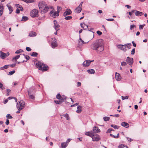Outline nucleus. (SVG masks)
<instances>
[{
    "label": "nucleus",
    "instance_id": "obj_57",
    "mask_svg": "<svg viewBox=\"0 0 148 148\" xmlns=\"http://www.w3.org/2000/svg\"><path fill=\"white\" fill-rule=\"evenodd\" d=\"M26 50L27 51H30L32 50L31 49L30 47H26Z\"/></svg>",
    "mask_w": 148,
    "mask_h": 148
},
{
    "label": "nucleus",
    "instance_id": "obj_52",
    "mask_svg": "<svg viewBox=\"0 0 148 148\" xmlns=\"http://www.w3.org/2000/svg\"><path fill=\"white\" fill-rule=\"evenodd\" d=\"M127 63L124 62H123L121 63V65L122 66H125L127 65Z\"/></svg>",
    "mask_w": 148,
    "mask_h": 148
},
{
    "label": "nucleus",
    "instance_id": "obj_53",
    "mask_svg": "<svg viewBox=\"0 0 148 148\" xmlns=\"http://www.w3.org/2000/svg\"><path fill=\"white\" fill-rule=\"evenodd\" d=\"M97 33L99 35V36H101L102 35V33L101 32L99 31H97Z\"/></svg>",
    "mask_w": 148,
    "mask_h": 148
},
{
    "label": "nucleus",
    "instance_id": "obj_43",
    "mask_svg": "<svg viewBox=\"0 0 148 148\" xmlns=\"http://www.w3.org/2000/svg\"><path fill=\"white\" fill-rule=\"evenodd\" d=\"M15 72V71L14 70L12 71L9 72L8 75H12Z\"/></svg>",
    "mask_w": 148,
    "mask_h": 148
},
{
    "label": "nucleus",
    "instance_id": "obj_22",
    "mask_svg": "<svg viewBox=\"0 0 148 148\" xmlns=\"http://www.w3.org/2000/svg\"><path fill=\"white\" fill-rule=\"evenodd\" d=\"M36 34L34 32H29V36L30 37L36 36Z\"/></svg>",
    "mask_w": 148,
    "mask_h": 148
},
{
    "label": "nucleus",
    "instance_id": "obj_51",
    "mask_svg": "<svg viewBox=\"0 0 148 148\" xmlns=\"http://www.w3.org/2000/svg\"><path fill=\"white\" fill-rule=\"evenodd\" d=\"M126 138L127 139V140L128 141H129V142H131L133 140L130 138L128 137H126Z\"/></svg>",
    "mask_w": 148,
    "mask_h": 148
},
{
    "label": "nucleus",
    "instance_id": "obj_8",
    "mask_svg": "<svg viewBox=\"0 0 148 148\" xmlns=\"http://www.w3.org/2000/svg\"><path fill=\"white\" fill-rule=\"evenodd\" d=\"M54 24V28L56 31L57 32L60 29V25L58 23L57 21L56 20L53 21Z\"/></svg>",
    "mask_w": 148,
    "mask_h": 148
},
{
    "label": "nucleus",
    "instance_id": "obj_61",
    "mask_svg": "<svg viewBox=\"0 0 148 148\" xmlns=\"http://www.w3.org/2000/svg\"><path fill=\"white\" fill-rule=\"evenodd\" d=\"M79 104V103H76L75 104H74L71 105V107H74V106H77V105H78Z\"/></svg>",
    "mask_w": 148,
    "mask_h": 148
},
{
    "label": "nucleus",
    "instance_id": "obj_49",
    "mask_svg": "<svg viewBox=\"0 0 148 148\" xmlns=\"http://www.w3.org/2000/svg\"><path fill=\"white\" fill-rule=\"evenodd\" d=\"M112 131H114V130L113 129H111V128H110V129H109L107 131V132H106V133H110Z\"/></svg>",
    "mask_w": 148,
    "mask_h": 148
},
{
    "label": "nucleus",
    "instance_id": "obj_54",
    "mask_svg": "<svg viewBox=\"0 0 148 148\" xmlns=\"http://www.w3.org/2000/svg\"><path fill=\"white\" fill-rule=\"evenodd\" d=\"M57 11L59 12V13H60V11L62 10V8L61 7H60L59 6H57Z\"/></svg>",
    "mask_w": 148,
    "mask_h": 148
},
{
    "label": "nucleus",
    "instance_id": "obj_3",
    "mask_svg": "<svg viewBox=\"0 0 148 148\" xmlns=\"http://www.w3.org/2000/svg\"><path fill=\"white\" fill-rule=\"evenodd\" d=\"M44 8H42L40 10V11L41 13H45L49 11L50 10H51L52 9L53 10V7L48 6L47 4H46V5L44 7Z\"/></svg>",
    "mask_w": 148,
    "mask_h": 148
},
{
    "label": "nucleus",
    "instance_id": "obj_41",
    "mask_svg": "<svg viewBox=\"0 0 148 148\" xmlns=\"http://www.w3.org/2000/svg\"><path fill=\"white\" fill-rule=\"evenodd\" d=\"M145 26V24H143V25H139V29L141 30V29H143V28Z\"/></svg>",
    "mask_w": 148,
    "mask_h": 148
},
{
    "label": "nucleus",
    "instance_id": "obj_29",
    "mask_svg": "<svg viewBox=\"0 0 148 148\" xmlns=\"http://www.w3.org/2000/svg\"><path fill=\"white\" fill-rule=\"evenodd\" d=\"M28 91H30L32 94H35V92L34 88V87L30 88L29 89V90L28 91Z\"/></svg>",
    "mask_w": 148,
    "mask_h": 148
},
{
    "label": "nucleus",
    "instance_id": "obj_56",
    "mask_svg": "<svg viewBox=\"0 0 148 148\" xmlns=\"http://www.w3.org/2000/svg\"><path fill=\"white\" fill-rule=\"evenodd\" d=\"M16 65V63L13 64H11L10 65V66L11 67H14Z\"/></svg>",
    "mask_w": 148,
    "mask_h": 148
},
{
    "label": "nucleus",
    "instance_id": "obj_44",
    "mask_svg": "<svg viewBox=\"0 0 148 148\" xmlns=\"http://www.w3.org/2000/svg\"><path fill=\"white\" fill-rule=\"evenodd\" d=\"M135 11H136L135 10H132L131 12H129L127 13H129L130 15L131 16L133 13H134Z\"/></svg>",
    "mask_w": 148,
    "mask_h": 148
},
{
    "label": "nucleus",
    "instance_id": "obj_36",
    "mask_svg": "<svg viewBox=\"0 0 148 148\" xmlns=\"http://www.w3.org/2000/svg\"><path fill=\"white\" fill-rule=\"evenodd\" d=\"M20 58V55H17L12 59V60H14L16 61L17 60Z\"/></svg>",
    "mask_w": 148,
    "mask_h": 148
},
{
    "label": "nucleus",
    "instance_id": "obj_20",
    "mask_svg": "<svg viewBox=\"0 0 148 148\" xmlns=\"http://www.w3.org/2000/svg\"><path fill=\"white\" fill-rule=\"evenodd\" d=\"M0 57L2 59H5L6 57V54L2 52L1 51H0Z\"/></svg>",
    "mask_w": 148,
    "mask_h": 148
},
{
    "label": "nucleus",
    "instance_id": "obj_5",
    "mask_svg": "<svg viewBox=\"0 0 148 148\" xmlns=\"http://www.w3.org/2000/svg\"><path fill=\"white\" fill-rule=\"evenodd\" d=\"M38 11L34 9L31 11L30 15L32 17H38Z\"/></svg>",
    "mask_w": 148,
    "mask_h": 148
},
{
    "label": "nucleus",
    "instance_id": "obj_16",
    "mask_svg": "<svg viewBox=\"0 0 148 148\" xmlns=\"http://www.w3.org/2000/svg\"><path fill=\"white\" fill-rule=\"evenodd\" d=\"M117 47L122 50L123 51H125L127 50V49L123 47L122 45H117Z\"/></svg>",
    "mask_w": 148,
    "mask_h": 148
},
{
    "label": "nucleus",
    "instance_id": "obj_23",
    "mask_svg": "<svg viewBox=\"0 0 148 148\" xmlns=\"http://www.w3.org/2000/svg\"><path fill=\"white\" fill-rule=\"evenodd\" d=\"M7 6L8 8V9L10 11L9 14H11L13 11V10L10 4H7Z\"/></svg>",
    "mask_w": 148,
    "mask_h": 148
},
{
    "label": "nucleus",
    "instance_id": "obj_9",
    "mask_svg": "<svg viewBox=\"0 0 148 148\" xmlns=\"http://www.w3.org/2000/svg\"><path fill=\"white\" fill-rule=\"evenodd\" d=\"M53 40L51 42V46L53 48H55L57 46V43L56 40L55 38H52Z\"/></svg>",
    "mask_w": 148,
    "mask_h": 148
},
{
    "label": "nucleus",
    "instance_id": "obj_33",
    "mask_svg": "<svg viewBox=\"0 0 148 148\" xmlns=\"http://www.w3.org/2000/svg\"><path fill=\"white\" fill-rule=\"evenodd\" d=\"M119 148H129L127 146L123 145H121L118 147Z\"/></svg>",
    "mask_w": 148,
    "mask_h": 148
},
{
    "label": "nucleus",
    "instance_id": "obj_37",
    "mask_svg": "<svg viewBox=\"0 0 148 148\" xmlns=\"http://www.w3.org/2000/svg\"><path fill=\"white\" fill-rule=\"evenodd\" d=\"M103 119L105 121H109L110 118L109 117L105 116L103 117Z\"/></svg>",
    "mask_w": 148,
    "mask_h": 148
},
{
    "label": "nucleus",
    "instance_id": "obj_47",
    "mask_svg": "<svg viewBox=\"0 0 148 148\" xmlns=\"http://www.w3.org/2000/svg\"><path fill=\"white\" fill-rule=\"evenodd\" d=\"M136 25H130V29L131 30H132L133 29V28L134 27H136Z\"/></svg>",
    "mask_w": 148,
    "mask_h": 148
},
{
    "label": "nucleus",
    "instance_id": "obj_32",
    "mask_svg": "<svg viewBox=\"0 0 148 148\" xmlns=\"http://www.w3.org/2000/svg\"><path fill=\"white\" fill-rule=\"evenodd\" d=\"M111 127L114 128L115 129H118L119 127V126L117 125H114V124L111 125Z\"/></svg>",
    "mask_w": 148,
    "mask_h": 148
},
{
    "label": "nucleus",
    "instance_id": "obj_1",
    "mask_svg": "<svg viewBox=\"0 0 148 148\" xmlns=\"http://www.w3.org/2000/svg\"><path fill=\"white\" fill-rule=\"evenodd\" d=\"M92 49L101 52L104 50V41L103 40L99 39L94 42L91 46Z\"/></svg>",
    "mask_w": 148,
    "mask_h": 148
},
{
    "label": "nucleus",
    "instance_id": "obj_7",
    "mask_svg": "<svg viewBox=\"0 0 148 148\" xmlns=\"http://www.w3.org/2000/svg\"><path fill=\"white\" fill-rule=\"evenodd\" d=\"M47 4L43 1H40L38 3V6L40 9V10L42 8H44V7Z\"/></svg>",
    "mask_w": 148,
    "mask_h": 148
},
{
    "label": "nucleus",
    "instance_id": "obj_40",
    "mask_svg": "<svg viewBox=\"0 0 148 148\" xmlns=\"http://www.w3.org/2000/svg\"><path fill=\"white\" fill-rule=\"evenodd\" d=\"M129 96H121V98L123 100H124L125 99H127L128 98Z\"/></svg>",
    "mask_w": 148,
    "mask_h": 148
},
{
    "label": "nucleus",
    "instance_id": "obj_17",
    "mask_svg": "<svg viewBox=\"0 0 148 148\" xmlns=\"http://www.w3.org/2000/svg\"><path fill=\"white\" fill-rule=\"evenodd\" d=\"M115 78L118 81H119L121 79V77L120 75L118 73H115Z\"/></svg>",
    "mask_w": 148,
    "mask_h": 148
},
{
    "label": "nucleus",
    "instance_id": "obj_42",
    "mask_svg": "<svg viewBox=\"0 0 148 148\" xmlns=\"http://www.w3.org/2000/svg\"><path fill=\"white\" fill-rule=\"evenodd\" d=\"M23 51V50L21 49H19L17 50L15 52L16 54H19Z\"/></svg>",
    "mask_w": 148,
    "mask_h": 148
},
{
    "label": "nucleus",
    "instance_id": "obj_21",
    "mask_svg": "<svg viewBox=\"0 0 148 148\" xmlns=\"http://www.w3.org/2000/svg\"><path fill=\"white\" fill-rule=\"evenodd\" d=\"M68 145V143L67 142L62 143L61 144V147L62 148H65Z\"/></svg>",
    "mask_w": 148,
    "mask_h": 148
},
{
    "label": "nucleus",
    "instance_id": "obj_64",
    "mask_svg": "<svg viewBox=\"0 0 148 148\" xmlns=\"http://www.w3.org/2000/svg\"><path fill=\"white\" fill-rule=\"evenodd\" d=\"M81 85V83L80 82H78L77 83V86H80Z\"/></svg>",
    "mask_w": 148,
    "mask_h": 148
},
{
    "label": "nucleus",
    "instance_id": "obj_39",
    "mask_svg": "<svg viewBox=\"0 0 148 148\" xmlns=\"http://www.w3.org/2000/svg\"><path fill=\"white\" fill-rule=\"evenodd\" d=\"M55 102L57 104H61L62 102V101L61 100L59 101H55Z\"/></svg>",
    "mask_w": 148,
    "mask_h": 148
},
{
    "label": "nucleus",
    "instance_id": "obj_2",
    "mask_svg": "<svg viewBox=\"0 0 148 148\" xmlns=\"http://www.w3.org/2000/svg\"><path fill=\"white\" fill-rule=\"evenodd\" d=\"M36 65L37 68H39V69L42 71H45L47 70L48 66L43 64L40 62H38L36 64Z\"/></svg>",
    "mask_w": 148,
    "mask_h": 148
},
{
    "label": "nucleus",
    "instance_id": "obj_27",
    "mask_svg": "<svg viewBox=\"0 0 148 148\" xmlns=\"http://www.w3.org/2000/svg\"><path fill=\"white\" fill-rule=\"evenodd\" d=\"M15 6L16 8H19V9L20 11H23V9L21 5L18 4H16V5Z\"/></svg>",
    "mask_w": 148,
    "mask_h": 148
},
{
    "label": "nucleus",
    "instance_id": "obj_24",
    "mask_svg": "<svg viewBox=\"0 0 148 148\" xmlns=\"http://www.w3.org/2000/svg\"><path fill=\"white\" fill-rule=\"evenodd\" d=\"M121 125L122 126L126 128L128 127L129 126V124L128 123L125 122L122 123Z\"/></svg>",
    "mask_w": 148,
    "mask_h": 148
},
{
    "label": "nucleus",
    "instance_id": "obj_63",
    "mask_svg": "<svg viewBox=\"0 0 148 148\" xmlns=\"http://www.w3.org/2000/svg\"><path fill=\"white\" fill-rule=\"evenodd\" d=\"M80 26H81V27L83 28V29H84V30H86V28H84V27L83 26V23H80Z\"/></svg>",
    "mask_w": 148,
    "mask_h": 148
},
{
    "label": "nucleus",
    "instance_id": "obj_28",
    "mask_svg": "<svg viewBox=\"0 0 148 148\" xmlns=\"http://www.w3.org/2000/svg\"><path fill=\"white\" fill-rule=\"evenodd\" d=\"M3 6L0 5V16H1L3 14Z\"/></svg>",
    "mask_w": 148,
    "mask_h": 148
},
{
    "label": "nucleus",
    "instance_id": "obj_6",
    "mask_svg": "<svg viewBox=\"0 0 148 148\" xmlns=\"http://www.w3.org/2000/svg\"><path fill=\"white\" fill-rule=\"evenodd\" d=\"M92 140L93 141H98L100 140L99 136L97 134H93L92 137Z\"/></svg>",
    "mask_w": 148,
    "mask_h": 148
},
{
    "label": "nucleus",
    "instance_id": "obj_14",
    "mask_svg": "<svg viewBox=\"0 0 148 148\" xmlns=\"http://www.w3.org/2000/svg\"><path fill=\"white\" fill-rule=\"evenodd\" d=\"M134 13L136 16H140L143 14V13L142 12H140L136 10L135 11Z\"/></svg>",
    "mask_w": 148,
    "mask_h": 148
},
{
    "label": "nucleus",
    "instance_id": "obj_19",
    "mask_svg": "<svg viewBox=\"0 0 148 148\" xmlns=\"http://www.w3.org/2000/svg\"><path fill=\"white\" fill-rule=\"evenodd\" d=\"M82 107L81 106H77V110H76V112L78 113H80L82 112Z\"/></svg>",
    "mask_w": 148,
    "mask_h": 148
},
{
    "label": "nucleus",
    "instance_id": "obj_62",
    "mask_svg": "<svg viewBox=\"0 0 148 148\" xmlns=\"http://www.w3.org/2000/svg\"><path fill=\"white\" fill-rule=\"evenodd\" d=\"M9 121L8 119H7L6 120V121L5 122V124L6 125H9Z\"/></svg>",
    "mask_w": 148,
    "mask_h": 148
},
{
    "label": "nucleus",
    "instance_id": "obj_59",
    "mask_svg": "<svg viewBox=\"0 0 148 148\" xmlns=\"http://www.w3.org/2000/svg\"><path fill=\"white\" fill-rule=\"evenodd\" d=\"M10 89H7V95L8 96L9 95V93H10Z\"/></svg>",
    "mask_w": 148,
    "mask_h": 148
},
{
    "label": "nucleus",
    "instance_id": "obj_26",
    "mask_svg": "<svg viewBox=\"0 0 148 148\" xmlns=\"http://www.w3.org/2000/svg\"><path fill=\"white\" fill-rule=\"evenodd\" d=\"M59 12L58 11H55V12L52 15V16L53 17L55 18L56 16H59Z\"/></svg>",
    "mask_w": 148,
    "mask_h": 148
},
{
    "label": "nucleus",
    "instance_id": "obj_18",
    "mask_svg": "<svg viewBox=\"0 0 148 148\" xmlns=\"http://www.w3.org/2000/svg\"><path fill=\"white\" fill-rule=\"evenodd\" d=\"M82 10V8L78 6L75 10V12L77 13H80Z\"/></svg>",
    "mask_w": 148,
    "mask_h": 148
},
{
    "label": "nucleus",
    "instance_id": "obj_30",
    "mask_svg": "<svg viewBox=\"0 0 148 148\" xmlns=\"http://www.w3.org/2000/svg\"><path fill=\"white\" fill-rule=\"evenodd\" d=\"M87 71L89 74H94L95 73V71L93 69L88 70Z\"/></svg>",
    "mask_w": 148,
    "mask_h": 148
},
{
    "label": "nucleus",
    "instance_id": "obj_58",
    "mask_svg": "<svg viewBox=\"0 0 148 148\" xmlns=\"http://www.w3.org/2000/svg\"><path fill=\"white\" fill-rule=\"evenodd\" d=\"M23 55L25 56V58L27 59V60H28L29 59L30 57L29 56L27 55L25 56L24 54Z\"/></svg>",
    "mask_w": 148,
    "mask_h": 148
},
{
    "label": "nucleus",
    "instance_id": "obj_10",
    "mask_svg": "<svg viewBox=\"0 0 148 148\" xmlns=\"http://www.w3.org/2000/svg\"><path fill=\"white\" fill-rule=\"evenodd\" d=\"M72 13V11L70 9H67L65 12H64L63 16H66L71 14Z\"/></svg>",
    "mask_w": 148,
    "mask_h": 148
},
{
    "label": "nucleus",
    "instance_id": "obj_45",
    "mask_svg": "<svg viewBox=\"0 0 148 148\" xmlns=\"http://www.w3.org/2000/svg\"><path fill=\"white\" fill-rule=\"evenodd\" d=\"M80 41L82 42V44H84L86 43V42H85L83 40H82L81 38H80L79 40V42H80Z\"/></svg>",
    "mask_w": 148,
    "mask_h": 148
},
{
    "label": "nucleus",
    "instance_id": "obj_13",
    "mask_svg": "<svg viewBox=\"0 0 148 148\" xmlns=\"http://www.w3.org/2000/svg\"><path fill=\"white\" fill-rule=\"evenodd\" d=\"M90 64V62L89 60H86L83 63V65L84 66H88Z\"/></svg>",
    "mask_w": 148,
    "mask_h": 148
},
{
    "label": "nucleus",
    "instance_id": "obj_15",
    "mask_svg": "<svg viewBox=\"0 0 148 148\" xmlns=\"http://www.w3.org/2000/svg\"><path fill=\"white\" fill-rule=\"evenodd\" d=\"M93 130L95 133H99L100 132V130L99 128L96 126H95L93 127Z\"/></svg>",
    "mask_w": 148,
    "mask_h": 148
},
{
    "label": "nucleus",
    "instance_id": "obj_60",
    "mask_svg": "<svg viewBox=\"0 0 148 148\" xmlns=\"http://www.w3.org/2000/svg\"><path fill=\"white\" fill-rule=\"evenodd\" d=\"M64 116L67 120H69V115L68 114H65Z\"/></svg>",
    "mask_w": 148,
    "mask_h": 148
},
{
    "label": "nucleus",
    "instance_id": "obj_12",
    "mask_svg": "<svg viewBox=\"0 0 148 148\" xmlns=\"http://www.w3.org/2000/svg\"><path fill=\"white\" fill-rule=\"evenodd\" d=\"M28 94L29 99H33L35 98V96L34 95L35 94H32L30 91H28Z\"/></svg>",
    "mask_w": 148,
    "mask_h": 148
},
{
    "label": "nucleus",
    "instance_id": "obj_38",
    "mask_svg": "<svg viewBox=\"0 0 148 148\" xmlns=\"http://www.w3.org/2000/svg\"><path fill=\"white\" fill-rule=\"evenodd\" d=\"M72 18V17L71 16H69L66 17L64 19L66 20H68L71 19Z\"/></svg>",
    "mask_w": 148,
    "mask_h": 148
},
{
    "label": "nucleus",
    "instance_id": "obj_48",
    "mask_svg": "<svg viewBox=\"0 0 148 148\" xmlns=\"http://www.w3.org/2000/svg\"><path fill=\"white\" fill-rule=\"evenodd\" d=\"M0 88L2 90H3L5 89L3 86V84L1 82H0Z\"/></svg>",
    "mask_w": 148,
    "mask_h": 148
},
{
    "label": "nucleus",
    "instance_id": "obj_55",
    "mask_svg": "<svg viewBox=\"0 0 148 148\" xmlns=\"http://www.w3.org/2000/svg\"><path fill=\"white\" fill-rule=\"evenodd\" d=\"M135 51V49L134 48L132 49L131 51V54L132 55H134V54Z\"/></svg>",
    "mask_w": 148,
    "mask_h": 148
},
{
    "label": "nucleus",
    "instance_id": "obj_11",
    "mask_svg": "<svg viewBox=\"0 0 148 148\" xmlns=\"http://www.w3.org/2000/svg\"><path fill=\"white\" fill-rule=\"evenodd\" d=\"M126 61L127 63L129 64V65H131L133 63V58H131L129 57H128L126 59Z\"/></svg>",
    "mask_w": 148,
    "mask_h": 148
},
{
    "label": "nucleus",
    "instance_id": "obj_35",
    "mask_svg": "<svg viewBox=\"0 0 148 148\" xmlns=\"http://www.w3.org/2000/svg\"><path fill=\"white\" fill-rule=\"evenodd\" d=\"M56 98L59 99H62V97L60 94L59 93L57 94L56 96Z\"/></svg>",
    "mask_w": 148,
    "mask_h": 148
},
{
    "label": "nucleus",
    "instance_id": "obj_50",
    "mask_svg": "<svg viewBox=\"0 0 148 148\" xmlns=\"http://www.w3.org/2000/svg\"><path fill=\"white\" fill-rule=\"evenodd\" d=\"M132 44L130 43H128L127 45V47L128 48V49H130L131 48V46H132Z\"/></svg>",
    "mask_w": 148,
    "mask_h": 148
},
{
    "label": "nucleus",
    "instance_id": "obj_31",
    "mask_svg": "<svg viewBox=\"0 0 148 148\" xmlns=\"http://www.w3.org/2000/svg\"><path fill=\"white\" fill-rule=\"evenodd\" d=\"M28 20V18L27 17L23 16L22 17V21H25Z\"/></svg>",
    "mask_w": 148,
    "mask_h": 148
},
{
    "label": "nucleus",
    "instance_id": "obj_4",
    "mask_svg": "<svg viewBox=\"0 0 148 148\" xmlns=\"http://www.w3.org/2000/svg\"><path fill=\"white\" fill-rule=\"evenodd\" d=\"M17 108L19 110H21L25 106V103L23 101L21 100L19 103H17L16 105Z\"/></svg>",
    "mask_w": 148,
    "mask_h": 148
},
{
    "label": "nucleus",
    "instance_id": "obj_34",
    "mask_svg": "<svg viewBox=\"0 0 148 148\" xmlns=\"http://www.w3.org/2000/svg\"><path fill=\"white\" fill-rule=\"evenodd\" d=\"M38 55V53L36 52H33L31 56L34 57H36Z\"/></svg>",
    "mask_w": 148,
    "mask_h": 148
},
{
    "label": "nucleus",
    "instance_id": "obj_25",
    "mask_svg": "<svg viewBox=\"0 0 148 148\" xmlns=\"http://www.w3.org/2000/svg\"><path fill=\"white\" fill-rule=\"evenodd\" d=\"M93 134L94 133L92 132V131L91 132H86L85 133V134L86 135L89 136L92 138Z\"/></svg>",
    "mask_w": 148,
    "mask_h": 148
},
{
    "label": "nucleus",
    "instance_id": "obj_46",
    "mask_svg": "<svg viewBox=\"0 0 148 148\" xmlns=\"http://www.w3.org/2000/svg\"><path fill=\"white\" fill-rule=\"evenodd\" d=\"M6 117L7 119H11L12 118V117L10 114H8L6 115Z\"/></svg>",
    "mask_w": 148,
    "mask_h": 148
}]
</instances>
